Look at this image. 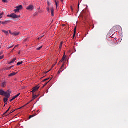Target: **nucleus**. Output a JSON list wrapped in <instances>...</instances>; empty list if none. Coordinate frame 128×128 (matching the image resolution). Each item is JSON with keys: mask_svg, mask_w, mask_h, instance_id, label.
<instances>
[{"mask_svg": "<svg viewBox=\"0 0 128 128\" xmlns=\"http://www.w3.org/2000/svg\"><path fill=\"white\" fill-rule=\"evenodd\" d=\"M38 88H40V87L38 86H36L34 88H33V90L32 91V92L33 94V96H32V100H36V98H38V96L34 95V92H36V90H38Z\"/></svg>", "mask_w": 128, "mask_h": 128, "instance_id": "1", "label": "nucleus"}, {"mask_svg": "<svg viewBox=\"0 0 128 128\" xmlns=\"http://www.w3.org/2000/svg\"><path fill=\"white\" fill-rule=\"evenodd\" d=\"M8 18H20V16H18L15 14H12L10 15L7 16Z\"/></svg>", "mask_w": 128, "mask_h": 128, "instance_id": "2", "label": "nucleus"}, {"mask_svg": "<svg viewBox=\"0 0 128 128\" xmlns=\"http://www.w3.org/2000/svg\"><path fill=\"white\" fill-rule=\"evenodd\" d=\"M10 94H12V92L10 91V90H8L6 92H4V96H5V98H10Z\"/></svg>", "mask_w": 128, "mask_h": 128, "instance_id": "3", "label": "nucleus"}, {"mask_svg": "<svg viewBox=\"0 0 128 128\" xmlns=\"http://www.w3.org/2000/svg\"><path fill=\"white\" fill-rule=\"evenodd\" d=\"M10 94H12V92L10 91V90H8L6 92H4V96H5V98H10Z\"/></svg>", "mask_w": 128, "mask_h": 128, "instance_id": "4", "label": "nucleus"}, {"mask_svg": "<svg viewBox=\"0 0 128 128\" xmlns=\"http://www.w3.org/2000/svg\"><path fill=\"white\" fill-rule=\"evenodd\" d=\"M64 64H63L62 67L60 68V69L59 71L58 72V74H60V72H62L64 70Z\"/></svg>", "mask_w": 128, "mask_h": 128, "instance_id": "5", "label": "nucleus"}, {"mask_svg": "<svg viewBox=\"0 0 128 128\" xmlns=\"http://www.w3.org/2000/svg\"><path fill=\"white\" fill-rule=\"evenodd\" d=\"M26 10H34V6L30 5L26 8Z\"/></svg>", "mask_w": 128, "mask_h": 128, "instance_id": "6", "label": "nucleus"}, {"mask_svg": "<svg viewBox=\"0 0 128 128\" xmlns=\"http://www.w3.org/2000/svg\"><path fill=\"white\" fill-rule=\"evenodd\" d=\"M51 14L52 16H54V8H52L51 9Z\"/></svg>", "mask_w": 128, "mask_h": 128, "instance_id": "7", "label": "nucleus"}, {"mask_svg": "<svg viewBox=\"0 0 128 128\" xmlns=\"http://www.w3.org/2000/svg\"><path fill=\"white\" fill-rule=\"evenodd\" d=\"M20 32H13V36H20Z\"/></svg>", "mask_w": 128, "mask_h": 128, "instance_id": "8", "label": "nucleus"}, {"mask_svg": "<svg viewBox=\"0 0 128 128\" xmlns=\"http://www.w3.org/2000/svg\"><path fill=\"white\" fill-rule=\"evenodd\" d=\"M16 8H18V10L19 12H20V10H22V5H20V6H17L16 7Z\"/></svg>", "mask_w": 128, "mask_h": 128, "instance_id": "9", "label": "nucleus"}, {"mask_svg": "<svg viewBox=\"0 0 128 128\" xmlns=\"http://www.w3.org/2000/svg\"><path fill=\"white\" fill-rule=\"evenodd\" d=\"M18 73L13 72L8 75V76L12 78V76H14Z\"/></svg>", "mask_w": 128, "mask_h": 128, "instance_id": "10", "label": "nucleus"}, {"mask_svg": "<svg viewBox=\"0 0 128 128\" xmlns=\"http://www.w3.org/2000/svg\"><path fill=\"white\" fill-rule=\"evenodd\" d=\"M4 92H5L4 91L2 90H0V96H4Z\"/></svg>", "mask_w": 128, "mask_h": 128, "instance_id": "11", "label": "nucleus"}, {"mask_svg": "<svg viewBox=\"0 0 128 128\" xmlns=\"http://www.w3.org/2000/svg\"><path fill=\"white\" fill-rule=\"evenodd\" d=\"M76 27L74 29V34L73 36V38H74V36H76Z\"/></svg>", "mask_w": 128, "mask_h": 128, "instance_id": "12", "label": "nucleus"}, {"mask_svg": "<svg viewBox=\"0 0 128 128\" xmlns=\"http://www.w3.org/2000/svg\"><path fill=\"white\" fill-rule=\"evenodd\" d=\"M16 60V58H14L9 64H14V62Z\"/></svg>", "mask_w": 128, "mask_h": 128, "instance_id": "13", "label": "nucleus"}, {"mask_svg": "<svg viewBox=\"0 0 128 128\" xmlns=\"http://www.w3.org/2000/svg\"><path fill=\"white\" fill-rule=\"evenodd\" d=\"M2 32L5 34H6V36H8V32L4 30H2Z\"/></svg>", "mask_w": 128, "mask_h": 128, "instance_id": "14", "label": "nucleus"}, {"mask_svg": "<svg viewBox=\"0 0 128 128\" xmlns=\"http://www.w3.org/2000/svg\"><path fill=\"white\" fill-rule=\"evenodd\" d=\"M64 56H65V54H64V56L62 57V58L60 61V62H64V60H66V57H64Z\"/></svg>", "mask_w": 128, "mask_h": 128, "instance_id": "15", "label": "nucleus"}, {"mask_svg": "<svg viewBox=\"0 0 128 128\" xmlns=\"http://www.w3.org/2000/svg\"><path fill=\"white\" fill-rule=\"evenodd\" d=\"M8 98H4V104H6V102H8Z\"/></svg>", "mask_w": 128, "mask_h": 128, "instance_id": "16", "label": "nucleus"}, {"mask_svg": "<svg viewBox=\"0 0 128 128\" xmlns=\"http://www.w3.org/2000/svg\"><path fill=\"white\" fill-rule=\"evenodd\" d=\"M36 116V114L30 116H29V120H30V118H34V116Z\"/></svg>", "mask_w": 128, "mask_h": 128, "instance_id": "17", "label": "nucleus"}, {"mask_svg": "<svg viewBox=\"0 0 128 128\" xmlns=\"http://www.w3.org/2000/svg\"><path fill=\"white\" fill-rule=\"evenodd\" d=\"M14 12H15V14H16V12H20V10L17 8H16V9L14 10Z\"/></svg>", "mask_w": 128, "mask_h": 128, "instance_id": "18", "label": "nucleus"}, {"mask_svg": "<svg viewBox=\"0 0 128 128\" xmlns=\"http://www.w3.org/2000/svg\"><path fill=\"white\" fill-rule=\"evenodd\" d=\"M62 44H64L63 42H61L60 43V48L59 50H62Z\"/></svg>", "mask_w": 128, "mask_h": 128, "instance_id": "19", "label": "nucleus"}, {"mask_svg": "<svg viewBox=\"0 0 128 128\" xmlns=\"http://www.w3.org/2000/svg\"><path fill=\"white\" fill-rule=\"evenodd\" d=\"M44 35L42 34V36H41L40 37L38 38V40H42V38H44Z\"/></svg>", "mask_w": 128, "mask_h": 128, "instance_id": "20", "label": "nucleus"}, {"mask_svg": "<svg viewBox=\"0 0 128 128\" xmlns=\"http://www.w3.org/2000/svg\"><path fill=\"white\" fill-rule=\"evenodd\" d=\"M6 84V82H3V83L2 84V88H4Z\"/></svg>", "mask_w": 128, "mask_h": 128, "instance_id": "21", "label": "nucleus"}, {"mask_svg": "<svg viewBox=\"0 0 128 128\" xmlns=\"http://www.w3.org/2000/svg\"><path fill=\"white\" fill-rule=\"evenodd\" d=\"M4 14V12H2L0 14V18H2V16Z\"/></svg>", "mask_w": 128, "mask_h": 128, "instance_id": "22", "label": "nucleus"}, {"mask_svg": "<svg viewBox=\"0 0 128 128\" xmlns=\"http://www.w3.org/2000/svg\"><path fill=\"white\" fill-rule=\"evenodd\" d=\"M24 64V62H18L17 64V66H20V64Z\"/></svg>", "mask_w": 128, "mask_h": 128, "instance_id": "23", "label": "nucleus"}, {"mask_svg": "<svg viewBox=\"0 0 128 128\" xmlns=\"http://www.w3.org/2000/svg\"><path fill=\"white\" fill-rule=\"evenodd\" d=\"M42 46H41L40 48H36L37 50H42Z\"/></svg>", "mask_w": 128, "mask_h": 128, "instance_id": "24", "label": "nucleus"}, {"mask_svg": "<svg viewBox=\"0 0 128 128\" xmlns=\"http://www.w3.org/2000/svg\"><path fill=\"white\" fill-rule=\"evenodd\" d=\"M20 96V93L16 95V96H14V97H15V98H18V96Z\"/></svg>", "mask_w": 128, "mask_h": 128, "instance_id": "25", "label": "nucleus"}, {"mask_svg": "<svg viewBox=\"0 0 128 128\" xmlns=\"http://www.w3.org/2000/svg\"><path fill=\"white\" fill-rule=\"evenodd\" d=\"M16 97L14 96L13 98L10 100V102H12L13 100H16Z\"/></svg>", "mask_w": 128, "mask_h": 128, "instance_id": "26", "label": "nucleus"}, {"mask_svg": "<svg viewBox=\"0 0 128 128\" xmlns=\"http://www.w3.org/2000/svg\"><path fill=\"white\" fill-rule=\"evenodd\" d=\"M2 2H4V4H8V0H2Z\"/></svg>", "mask_w": 128, "mask_h": 128, "instance_id": "27", "label": "nucleus"}, {"mask_svg": "<svg viewBox=\"0 0 128 128\" xmlns=\"http://www.w3.org/2000/svg\"><path fill=\"white\" fill-rule=\"evenodd\" d=\"M8 112H10V109L8 110L4 114V116H6V114H8Z\"/></svg>", "mask_w": 128, "mask_h": 128, "instance_id": "28", "label": "nucleus"}, {"mask_svg": "<svg viewBox=\"0 0 128 128\" xmlns=\"http://www.w3.org/2000/svg\"><path fill=\"white\" fill-rule=\"evenodd\" d=\"M14 48V45L12 46H8V50H10V48Z\"/></svg>", "mask_w": 128, "mask_h": 128, "instance_id": "29", "label": "nucleus"}, {"mask_svg": "<svg viewBox=\"0 0 128 128\" xmlns=\"http://www.w3.org/2000/svg\"><path fill=\"white\" fill-rule=\"evenodd\" d=\"M50 82V81H49V82H47L46 84H45L43 86V88L45 87L48 84V82Z\"/></svg>", "mask_w": 128, "mask_h": 128, "instance_id": "30", "label": "nucleus"}, {"mask_svg": "<svg viewBox=\"0 0 128 128\" xmlns=\"http://www.w3.org/2000/svg\"><path fill=\"white\" fill-rule=\"evenodd\" d=\"M9 32L10 34H12V36H14V33L12 32L11 30H9Z\"/></svg>", "mask_w": 128, "mask_h": 128, "instance_id": "31", "label": "nucleus"}, {"mask_svg": "<svg viewBox=\"0 0 128 128\" xmlns=\"http://www.w3.org/2000/svg\"><path fill=\"white\" fill-rule=\"evenodd\" d=\"M47 4H48V6H50V2L47 1Z\"/></svg>", "mask_w": 128, "mask_h": 128, "instance_id": "32", "label": "nucleus"}, {"mask_svg": "<svg viewBox=\"0 0 128 128\" xmlns=\"http://www.w3.org/2000/svg\"><path fill=\"white\" fill-rule=\"evenodd\" d=\"M50 80V78L44 80L43 82H46V80Z\"/></svg>", "mask_w": 128, "mask_h": 128, "instance_id": "33", "label": "nucleus"}, {"mask_svg": "<svg viewBox=\"0 0 128 128\" xmlns=\"http://www.w3.org/2000/svg\"><path fill=\"white\" fill-rule=\"evenodd\" d=\"M4 58V56H0V60H2Z\"/></svg>", "mask_w": 128, "mask_h": 128, "instance_id": "34", "label": "nucleus"}, {"mask_svg": "<svg viewBox=\"0 0 128 128\" xmlns=\"http://www.w3.org/2000/svg\"><path fill=\"white\" fill-rule=\"evenodd\" d=\"M32 102V100L30 102H29L27 104H26V106H28V104H30V102Z\"/></svg>", "mask_w": 128, "mask_h": 128, "instance_id": "35", "label": "nucleus"}, {"mask_svg": "<svg viewBox=\"0 0 128 128\" xmlns=\"http://www.w3.org/2000/svg\"><path fill=\"white\" fill-rule=\"evenodd\" d=\"M55 2H56V8H58V2H56V0H55Z\"/></svg>", "mask_w": 128, "mask_h": 128, "instance_id": "36", "label": "nucleus"}, {"mask_svg": "<svg viewBox=\"0 0 128 128\" xmlns=\"http://www.w3.org/2000/svg\"><path fill=\"white\" fill-rule=\"evenodd\" d=\"M47 10H48V12H50V8H49V7H48L47 8Z\"/></svg>", "mask_w": 128, "mask_h": 128, "instance_id": "37", "label": "nucleus"}, {"mask_svg": "<svg viewBox=\"0 0 128 128\" xmlns=\"http://www.w3.org/2000/svg\"><path fill=\"white\" fill-rule=\"evenodd\" d=\"M78 10H80V4H78Z\"/></svg>", "mask_w": 128, "mask_h": 128, "instance_id": "38", "label": "nucleus"}, {"mask_svg": "<svg viewBox=\"0 0 128 128\" xmlns=\"http://www.w3.org/2000/svg\"><path fill=\"white\" fill-rule=\"evenodd\" d=\"M6 24V22H2V24Z\"/></svg>", "mask_w": 128, "mask_h": 128, "instance_id": "39", "label": "nucleus"}, {"mask_svg": "<svg viewBox=\"0 0 128 128\" xmlns=\"http://www.w3.org/2000/svg\"><path fill=\"white\" fill-rule=\"evenodd\" d=\"M50 70H50L48 71L46 74H48V72H50Z\"/></svg>", "mask_w": 128, "mask_h": 128, "instance_id": "40", "label": "nucleus"}, {"mask_svg": "<svg viewBox=\"0 0 128 128\" xmlns=\"http://www.w3.org/2000/svg\"><path fill=\"white\" fill-rule=\"evenodd\" d=\"M70 8H71L72 10H74V9L72 8V6H71Z\"/></svg>", "mask_w": 128, "mask_h": 128, "instance_id": "41", "label": "nucleus"}, {"mask_svg": "<svg viewBox=\"0 0 128 128\" xmlns=\"http://www.w3.org/2000/svg\"><path fill=\"white\" fill-rule=\"evenodd\" d=\"M8 70H12V67H10V68H8Z\"/></svg>", "mask_w": 128, "mask_h": 128, "instance_id": "42", "label": "nucleus"}, {"mask_svg": "<svg viewBox=\"0 0 128 128\" xmlns=\"http://www.w3.org/2000/svg\"><path fill=\"white\" fill-rule=\"evenodd\" d=\"M28 38H26V40H24L25 42H28Z\"/></svg>", "mask_w": 128, "mask_h": 128, "instance_id": "43", "label": "nucleus"}, {"mask_svg": "<svg viewBox=\"0 0 128 128\" xmlns=\"http://www.w3.org/2000/svg\"><path fill=\"white\" fill-rule=\"evenodd\" d=\"M16 112V110H14L13 112L11 111V112L10 114H12V112Z\"/></svg>", "mask_w": 128, "mask_h": 128, "instance_id": "44", "label": "nucleus"}, {"mask_svg": "<svg viewBox=\"0 0 128 128\" xmlns=\"http://www.w3.org/2000/svg\"><path fill=\"white\" fill-rule=\"evenodd\" d=\"M16 112V110H14L13 112L11 111V112L10 114H12V112Z\"/></svg>", "mask_w": 128, "mask_h": 128, "instance_id": "45", "label": "nucleus"}, {"mask_svg": "<svg viewBox=\"0 0 128 128\" xmlns=\"http://www.w3.org/2000/svg\"><path fill=\"white\" fill-rule=\"evenodd\" d=\"M6 70H8V68H6Z\"/></svg>", "mask_w": 128, "mask_h": 128, "instance_id": "46", "label": "nucleus"}, {"mask_svg": "<svg viewBox=\"0 0 128 128\" xmlns=\"http://www.w3.org/2000/svg\"><path fill=\"white\" fill-rule=\"evenodd\" d=\"M6 104H8V103H6V104L4 105V106H6Z\"/></svg>", "mask_w": 128, "mask_h": 128, "instance_id": "47", "label": "nucleus"}, {"mask_svg": "<svg viewBox=\"0 0 128 128\" xmlns=\"http://www.w3.org/2000/svg\"><path fill=\"white\" fill-rule=\"evenodd\" d=\"M36 14H38L36 13L35 14H34V16H36Z\"/></svg>", "mask_w": 128, "mask_h": 128, "instance_id": "48", "label": "nucleus"}, {"mask_svg": "<svg viewBox=\"0 0 128 128\" xmlns=\"http://www.w3.org/2000/svg\"><path fill=\"white\" fill-rule=\"evenodd\" d=\"M64 0H61L62 2H64Z\"/></svg>", "mask_w": 128, "mask_h": 128, "instance_id": "49", "label": "nucleus"}, {"mask_svg": "<svg viewBox=\"0 0 128 128\" xmlns=\"http://www.w3.org/2000/svg\"><path fill=\"white\" fill-rule=\"evenodd\" d=\"M94 28V25H93L92 28Z\"/></svg>", "mask_w": 128, "mask_h": 128, "instance_id": "50", "label": "nucleus"}, {"mask_svg": "<svg viewBox=\"0 0 128 128\" xmlns=\"http://www.w3.org/2000/svg\"><path fill=\"white\" fill-rule=\"evenodd\" d=\"M17 46H18V45L16 46L15 47H14V48H17Z\"/></svg>", "mask_w": 128, "mask_h": 128, "instance_id": "51", "label": "nucleus"}, {"mask_svg": "<svg viewBox=\"0 0 128 128\" xmlns=\"http://www.w3.org/2000/svg\"><path fill=\"white\" fill-rule=\"evenodd\" d=\"M14 48H14L12 50V52H14Z\"/></svg>", "mask_w": 128, "mask_h": 128, "instance_id": "52", "label": "nucleus"}, {"mask_svg": "<svg viewBox=\"0 0 128 128\" xmlns=\"http://www.w3.org/2000/svg\"><path fill=\"white\" fill-rule=\"evenodd\" d=\"M8 110H10V107L9 108Z\"/></svg>", "mask_w": 128, "mask_h": 128, "instance_id": "53", "label": "nucleus"}, {"mask_svg": "<svg viewBox=\"0 0 128 128\" xmlns=\"http://www.w3.org/2000/svg\"><path fill=\"white\" fill-rule=\"evenodd\" d=\"M14 66H11V68H14Z\"/></svg>", "mask_w": 128, "mask_h": 128, "instance_id": "54", "label": "nucleus"}, {"mask_svg": "<svg viewBox=\"0 0 128 128\" xmlns=\"http://www.w3.org/2000/svg\"><path fill=\"white\" fill-rule=\"evenodd\" d=\"M0 24H2V22H0Z\"/></svg>", "mask_w": 128, "mask_h": 128, "instance_id": "55", "label": "nucleus"}, {"mask_svg": "<svg viewBox=\"0 0 128 128\" xmlns=\"http://www.w3.org/2000/svg\"><path fill=\"white\" fill-rule=\"evenodd\" d=\"M20 108H22H22H20Z\"/></svg>", "mask_w": 128, "mask_h": 128, "instance_id": "56", "label": "nucleus"}, {"mask_svg": "<svg viewBox=\"0 0 128 128\" xmlns=\"http://www.w3.org/2000/svg\"><path fill=\"white\" fill-rule=\"evenodd\" d=\"M54 66H55V65H53V68H54Z\"/></svg>", "mask_w": 128, "mask_h": 128, "instance_id": "57", "label": "nucleus"}, {"mask_svg": "<svg viewBox=\"0 0 128 128\" xmlns=\"http://www.w3.org/2000/svg\"><path fill=\"white\" fill-rule=\"evenodd\" d=\"M20 54V52H19V53H18V54Z\"/></svg>", "mask_w": 128, "mask_h": 128, "instance_id": "58", "label": "nucleus"}]
</instances>
